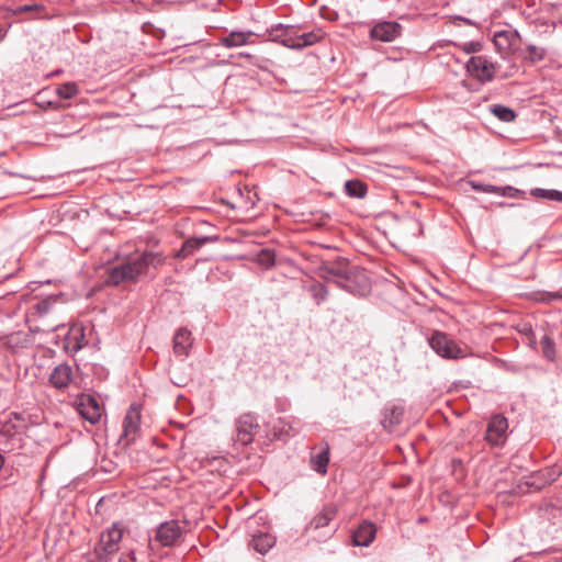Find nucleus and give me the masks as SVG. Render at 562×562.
I'll use <instances>...</instances> for the list:
<instances>
[{"label": "nucleus", "instance_id": "4be33fe9", "mask_svg": "<svg viewBox=\"0 0 562 562\" xmlns=\"http://www.w3.org/2000/svg\"><path fill=\"white\" fill-rule=\"evenodd\" d=\"M329 462V446L326 443L317 453L311 456V465L319 474L327 472V465Z\"/></svg>", "mask_w": 562, "mask_h": 562}, {"label": "nucleus", "instance_id": "20e7f679", "mask_svg": "<svg viewBox=\"0 0 562 562\" xmlns=\"http://www.w3.org/2000/svg\"><path fill=\"white\" fill-rule=\"evenodd\" d=\"M431 349L445 359H461L465 357L464 351L446 333L434 331L428 338Z\"/></svg>", "mask_w": 562, "mask_h": 562}, {"label": "nucleus", "instance_id": "e433bc0d", "mask_svg": "<svg viewBox=\"0 0 562 562\" xmlns=\"http://www.w3.org/2000/svg\"><path fill=\"white\" fill-rule=\"evenodd\" d=\"M35 308L36 311L40 313V314H46L48 313L49 308H50V302L47 301V300H43V301H40L36 305H35Z\"/></svg>", "mask_w": 562, "mask_h": 562}, {"label": "nucleus", "instance_id": "f03ea898", "mask_svg": "<svg viewBox=\"0 0 562 562\" xmlns=\"http://www.w3.org/2000/svg\"><path fill=\"white\" fill-rule=\"evenodd\" d=\"M340 289L359 296H366L371 291V282L367 272L359 267H350L339 281Z\"/></svg>", "mask_w": 562, "mask_h": 562}, {"label": "nucleus", "instance_id": "72a5a7b5", "mask_svg": "<svg viewBox=\"0 0 562 562\" xmlns=\"http://www.w3.org/2000/svg\"><path fill=\"white\" fill-rule=\"evenodd\" d=\"M38 9H40L38 4L20 5V7H16L15 9L12 10V14L20 15V14H23V13H27V12H32V11L38 10Z\"/></svg>", "mask_w": 562, "mask_h": 562}, {"label": "nucleus", "instance_id": "c9c22d12", "mask_svg": "<svg viewBox=\"0 0 562 562\" xmlns=\"http://www.w3.org/2000/svg\"><path fill=\"white\" fill-rule=\"evenodd\" d=\"M554 300H562V294L559 292H548L543 293L540 297L542 302H552Z\"/></svg>", "mask_w": 562, "mask_h": 562}, {"label": "nucleus", "instance_id": "a19ab883", "mask_svg": "<svg viewBox=\"0 0 562 562\" xmlns=\"http://www.w3.org/2000/svg\"><path fill=\"white\" fill-rule=\"evenodd\" d=\"M133 3H140V0H131Z\"/></svg>", "mask_w": 562, "mask_h": 562}, {"label": "nucleus", "instance_id": "473e14b6", "mask_svg": "<svg viewBox=\"0 0 562 562\" xmlns=\"http://www.w3.org/2000/svg\"><path fill=\"white\" fill-rule=\"evenodd\" d=\"M462 49L468 54L479 53L482 49V44L477 41L467 42L462 45Z\"/></svg>", "mask_w": 562, "mask_h": 562}, {"label": "nucleus", "instance_id": "b1692460", "mask_svg": "<svg viewBox=\"0 0 562 562\" xmlns=\"http://www.w3.org/2000/svg\"><path fill=\"white\" fill-rule=\"evenodd\" d=\"M555 480V471H540L531 476V481H527V485L536 490H541L546 484Z\"/></svg>", "mask_w": 562, "mask_h": 562}, {"label": "nucleus", "instance_id": "2eb2a0df", "mask_svg": "<svg viewBox=\"0 0 562 562\" xmlns=\"http://www.w3.org/2000/svg\"><path fill=\"white\" fill-rule=\"evenodd\" d=\"M375 537L376 526L369 520H363L352 532V544L355 547H369Z\"/></svg>", "mask_w": 562, "mask_h": 562}, {"label": "nucleus", "instance_id": "412c9836", "mask_svg": "<svg viewBox=\"0 0 562 562\" xmlns=\"http://www.w3.org/2000/svg\"><path fill=\"white\" fill-rule=\"evenodd\" d=\"M403 414L404 409L401 406L393 405L391 407H386L381 422L382 426L391 431L402 422Z\"/></svg>", "mask_w": 562, "mask_h": 562}, {"label": "nucleus", "instance_id": "79ce46f5", "mask_svg": "<svg viewBox=\"0 0 562 562\" xmlns=\"http://www.w3.org/2000/svg\"><path fill=\"white\" fill-rule=\"evenodd\" d=\"M16 419H20V415L13 414Z\"/></svg>", "mask_w": 562, "mask_h": 562}, {"label": "nucleus", "instance_id": "1a4fd4ad", "mask_svg": "<svg viewBox=\"0 0 562 562\" xmlns=\"http://www.w3.org/2000/svg\"><path fill=\"white\" fill-rule=\"evenodd\" d=\"M140 427V411L136 405H132L127 411L123 420V434L120 441H125V445L135 442Z\"/></svg>", "mask_w": 562, "mask_h": 562}, {"label": "nucleus", "instance_id": "bb28decb", "mask_svg": "<svg viewBox=\"0 0 562 562\" xmlns=\"http://www.w3.org/2000/svg\"><path fill=\"white\" fill-rule=\"evenodd\" d=\"M490 110L491 113H493L497 119L506 123L513 122L516 117L513 109L502 104H494L490 108Z\"/></svg>", "mask_w": 562, "mask_h": 562}, {"label": "nucleus", "instance_id": "f8f14e48", "mask_svg": "<svg viewBox=\"0 0 562 562\" xmlns=\"http://www.w3.org/2000/svg\"><path fill=\"white\" fill-rule=\"evenodd\" d=\"M349 268L350 266L345 258H338L334 262L324 263L319 268V277L339 286V281L344 279Z\"/></svg>", "mask_w": 562, "mask_h": 562}, {"label": "nucleus", "instance_id": "39448f33", "mask_svg": "<svg viewBox=\"0 0 562 562\" xmlns=\"http://www.w3.org/2000/svg\"><path fill=\"white\" fill-rule=\"evenodd\" d=\"M468 72L481 82L492 81L496 67L486 56H472L467 63Z\"/></svg>", "mask_w": 562, "mask_h": 562}, {"label": "nucleus", "instance_id": "2f4dec72", "mask_svg": "<svg viewBox=\"0 0 562 562\" xmlns=\"http://www.w3.org/2000/svg\"><path fill=\"white\" fill-rule=\"evenodd\" d=\"M274 260H276L274 251L271 249H267V248L262 249L257 255V262L267 269L271 268L274 265Z\"/></svg>", "mask_w": 562, "mask_h": 562}, {"label": "nucleus", "instance_id": "7c9ffc66", "mask_svg": "<svg viewBox=\"0 0 562 562\" xmlns=\"http://www.w3.org/2000/svg\"><path fill=\"white\" fill-rule=\"evenodd\" d=\"M79 92L78 86L75 82H66L57 88V94L61 99H72Z\"/></svg>", "mask_w": 562, "mask_h": 562}, {"label": "nucleus", "instance_id": "c756f323", "mask_svg": "<svg viewBox=\"0 0 562 562\" xmlns=\"http://www.w3.org/2000/svg\"><path fill=\"white\" fill-rule=\"evenodd\" d=\"M546 56V49L536 45H528L526 47L525 59L531 63H539Z\"/></svg>", "mask_w": 562, "mask_h": 562}, {"label": "nucleus", "instance_id": "4c0bfd02", "mask_svg": "<svg viewBox=\"0 0 562 562\" xmlns=\"http://www.w3.org/2000/svg\"><path fill=\"white\" fill-rule=\"evenodd\" d=\"M86 562H109V559H106L105 557H103L101 554H98V552H95V549H94L93 553H91L87 557Z\"/></svg>", "mask_w": 562, "mask_h": 562}, {"label": "nucleus", "instance_id": "0eeeda50", "mask_svg": "<svg viewBox=\"0 0 562 562\" xmlns=\"http://www.w3.org/2000/svg\"><path fill=\"white\" fill-rule=\"evenodd\" d=\"M76 403L77 409L83 419H86L92 425H95L97 423L100 422L103 414V408L101 407L97 398L89 394H81L77 398Z\"/></svg>", "mask_w": 562, "mask_h": 562}, {"label": "nucleus", "instance_id": "f3484780", "mask_svg": "<svg viewBox=\"0 0 562 562\" xmlns=\"http://www.w3.org/2000/svg\"><path fill=\"white\" fill-rule=\"evenodd\" d=\"M191 346V333L187 328H179L173 337V352L179 357H187Z\"/></svg>", "mask_w": 562, "mask_h": 562}, {"label": "nucleus", "instance_id": "423d86ee", "mask_svg": "<svg viewBox=\"0 0 562 562\" xmlns=\"http://www.w3.org/2000/svg\"><path fill=\"white\" fill-rule=\"evenodd\" d=\"M236 438L235 440L241 446H247L254 440V436L259 428L257 418L251 413L240 415L235 423Z\"/></svg>", "mask_w": 562, "mask_h": 562}, {"label": "nucleus", "instance_id": "f704fd0d", "mask_svg": "<svg viewBox=\"0 0 562 562\" xmlns=\"http://www.w3.org/2000/svg\"><path fill=\"white\" fill-rule=\"evenodd\" d=\"M471 186L474 190L476 191H481V192H495L496 191V188L494 186H491V184H483V183H477L475 181H472L471 182Z\"/></svg>", "mask_w": 562, "mask_h": 562}, {"label": "nucleus", "instance_id": "9b49d317", "mask_svg": "<svg viewBox=\"0 0 562 562\" xmlns=\"http://www.w3.org/2000/svg\"><path fill=\"white\" fill-rule=\"evenodd\" d=\"M507 429L508 422L504 416H493L487 425L486 441L493 446H502L505 442Z\"/></svg>", "mask_w": 562, "mask_h": 562}, {"label": "nucleus", "instance_id": "9d476101", "mask_svg": "<svg viewBox=\"0 0 562 562\" xmlns=\"http://www.w3.org/2000/svg\"><path fill=\"white\" fill-rule=\"evenodd\" d=\"M182 537V528L177 520H169L161 522L157 529L155 535V540L158 541L164 547H172L177 544V542Z\"/></svg>", "mask_w": 562, "mask_h": 562}, {"label": "nucleus", "instance_id": "cd10ccee", "mask_svg": "<svg viewBox=\"0 0 562 562\" xmlns=\"http://www.w3.org/2000/svg\"><path fill=\"white\" fill-rule=\"evenodd\" d=\"M540 345L543 357L549 361H554L557 357L554 340L550 336L544 335L540 340Z\"/></svg>", "mask_w": 562, "mask_h": 562}, {"label": "nucleus", "instance_id": "7ed1b4c3", "mask_svg": "<svg viewBox=\"0 0 562 562\" xmlns=\"http://www.w3.org/2000/svg\"><path fill=\"white\" fill-rule=\"evenodd\" d=\"M124 528L121 522H113L103 530L99 543L94 547L95 552L110 560L120 550V542L123 538Z\"/></svg>", "mask_w": 562, "mask_h": 562}, {"label": "nucleus", "instance_id": "ddd939ff", "mask_svg": "<svg viewBox=\"0 0 562 562\" xmlns=\"http://www.w3.org/2000/svg\"><path fill=\"white\" fill-rule=\"evenodd\" d=\"M293 27H286L285 38L282 44L289 48L301 49L306 46H311L322 38L319 32H307L300 35H294Z\"/></svg>", "mask_w": 562, "mask_h": 562}, {"label": "nucleus", "instance_id": "dca6fc26", "mask_svg": "<svg viewBox=\"0 0 562 562\" xmlns=\"http://www.w3.org/2000/svg\"><path fill=\"white\" fill-rule=\"evenodd\" d=\"M72 378V368L67 363H61L55 367L49 375V382L54 387L61 390L71 383Z\"/></svg>", "mask_w": 562, "mask_h": 562}, {"label": "nucleus", "instance_id": "a878e982", "mask_svg": "<svg viewBox=\"0 0 562 562\" xmlns=\"http://www.w3.org/2000/svg\"><path fill=\"white\" fill-rule=\"evenodd\" d=\"M306 290L317 305L325 302L328 297V289L321 282H313L306 288Z\"/></svg>", "mask_w": 562, "mask_h": 562}, {"label": "nucleus", "instance_id": "f257e3e1", "mask_svg": "<svg viewBox=\"0 0 562 562\" xmlns=\"http://www.w3.org/2000/svg\"><path fill=\"white\" fill-rule=\"evenodd\" d=\"M165 261L160 252L144 251L125 262L114 266L109 270L106 283L119 286L121 284H134L144 278H154L155 271Z\"/></svg>", "mask_w": 562, "mask_h": 562}, {"label": "nucleus", "instance_id": "6ab92c4d", "mask_svg": "<svg viewBox=\"0 0 562 562\" xmlns=\"http://www.w3.org/2000/svg\"><path fill=\"white\" fill-rule=\"evenodd\" d=\"M276 544V537L268 532L254 535L249 541V547L260 554H266Z\"/></svg>", "mask_w": 562, "mask_h": 562}, {"label": "nucleus", "instance_id": "5701e85b", "mask_svg": "<svg viewBox=\"0 0 562 562\" xmlns=\"http://www.w3.org/2000/svg\"><path fill=\"white\" fill-rule=\"evenodd\" d=\"M210 237H193L187 239L181 249L177 252L178 258H187L192 255L195 250L200 249L204 244L210 241Z\"/></svg>", "mask_w": 562, "mask_h": 562}, {"label": "nucleus", "instance_id": "393cba45", "mask_svg": "<svg viewBox=\"0 0 562 562\" xmlns=\"http://www.w3.org/2000/svg\"><path fill=\"white\" fill-rule=\"evenodd\" d=\"M345 191L348 196L360 199L367 194V187L362 181L353 179L346 181Z\"/></svg>", "mask_w": 562, "mask_h": 562}, {"label": "nucleus", "instance_id": "aec40b11", "mask_svg": "<svg viewBox=\"0 0 562 562\" xmlns=\"http://www.w3.org/2000/svg\"><path fill=\"white\" fill-rule=\"evenodd\" d=\"M337 509L334 505H326L319 514L314 516L308 525V529H321L327 527L329 522L336 517Z\"/></svg>", "mask_w": 562, "mask_h": 562}, {"label": "nucleus", "instance_id": "ea45409f", "mask_svg": "<svg viewBox=\"0 0 562 562\" xmlns=\"http://www.w3.org/2000/svg\"><path fill=\"white\" fill-rule=\"evenodd\" d=\"M336 530H337L336 528H335V529H333V530H330V531L328 532L327 537H331V536L336 532Z\"/></svg>", "mask_w": 562, "mask_h": 562}, {"label": "nucleus", "instance_id": "a211bd4d", "mask_svg": "<svg viewBox=\"0 0 562 562\" xmlns=\"http://www.w3.org/2000/svg\"><path fill=\"white\" fill-rule=\"evenodd\" d=\"M252 36L251 31H232L228 35L220 38V44L226 48L239 47L249 44Z\"/></svg>", "mask_w": 562, "mask_h": 562}, {"label": "nucleus", "instance_id": "58836bf2", "mask_svg": "<svg viewBox=\"0 0 562 562\" xmlns=\"http://www.w3.org/2000/svg\"><path fill=\"white\" fill-rule=\"evenodd\" d=\"M119 562H135L134 552L122 554L119 559Z\"/></svg>", "mask_w": 562, "mask_h": 562}, {"label": "nucleus", "instance_id": "c85d7f7f", "mask_svg": "<svg viewBox=\"0 0 562 562\" xmlns=\"http://www.w3.org/2000/svg\"><path fill=\"white\" fill-rule=\"evenodd\" d=\"M531 195L535 198L562 202V192L558 191V190H547V189L536 188V189L531 190Z\"/></svg>", "mask_w": 562, "mask_h": 562}, {"label": "nucleus", "instance_id": "4468645a", "mask_svg": "<svg viewBox=\"0 0 562 562\" xmlns=\"http://www.w3.org/2000/svg\"><path fill=\"white\" fill-rule=\"evenodd\" d=\"M401 33V25L396 22L383 21L376 23L371 32V38L381 42H392Z\"/></svg>", "mask_w": 562, "mask_h": 562}, {"label": "nucleus", "instance_id": "6e6552de", "mask_svg": "<svg viewBox=\"0 0 562 562\" xmlns=\"http://www.w3.org/2000/svg\"><path fill=\"white\" fill-rule=\"evenodd\" d=\"M520 42L519 33L513 29L496 31L493 35V43L499 54L508 56L514 53Z\"/></svg>", "mask_w": 562, "mask_h": 562}]
</instances>
